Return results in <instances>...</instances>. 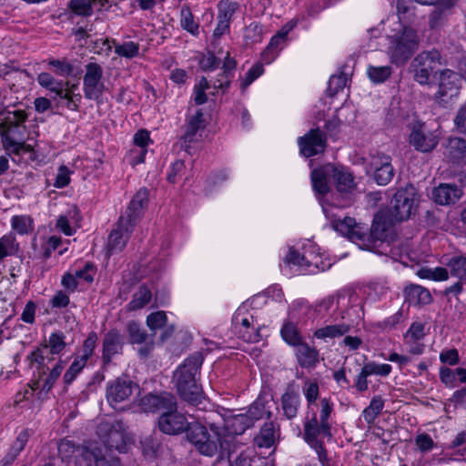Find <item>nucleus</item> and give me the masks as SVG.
Wrapping results in <instances>:
<instances>
[{"mask_svg":"<svg viewBox=\"0 0 466 466\" xmlns=\"http://www.w3.org/2000/svg\"><path fill=\"white\" fill-rule=\"evenodd\" d=\"M331 224L336 231L356 243L361 249L388 255L390 245L385 241L388 222L384 216L376 215L370 228L366 224L357 223L350 217L333 218Z\"/></svg>","mask_w":466,"mask_h":466,"instance_id":"nucleus-1","label":"nucleus"},{"mask_svg":"<svg viewBox=\"0 0 466 466\" xmlns=\"http://www.w3.org/2000/svg\"><path fill=\"white\" fill-rule=\"evenodd\" d=\"M147 188H140L131 199L124 215L120 216L108 236L106 254L120 253L128 242L137 222L148 205Z\"/></svg>","mask_w":466,"mask_h":466,"instance_id":"nucleus-2","label":"nucleus"},{"mask_svg":"<svg viewBox=\"0 0 466 466\" xmlns=\"http://www.w3.org/2000/svg\"><path fill=\"white\" fill-rule=\"evenodd\" d=\"M202 363L203 355L195 352L174 373L173 380L180 397L191 405H198L201 399V388L197 380Z\"/></svg>","mask_w":466,"mask_h":466,"instance_id":"nucleus-3","label":"nucleus"},{"mask_svg":"<svg viewBox=\"0 0 466 466\" xmlns=\"http://www.w3.org/2000/svg\"><path fill=\"white\" fill-rule=\"evenodd\" d=\"M27 118V115L24 110H15L7 112L4 121L0 123V135L2 137L3 146L7 154L12 157L13 161L19 162L21 157L25 154L31 153L32 147L22 140L23 134L17 137L16 134L21 133L20 128L25 129L24 123Z\"/></svg>","mask_w":466,"mask_h":466,"instance_id":"nucleus-4","label":"nucleus"},{"mask_svg":"<svg viewBox=\"0 0 466 466\" xmlns=\"http://www.w3.org/2000/svg\"><path fill=\"white\" fill-rule=\"evenodd\" d=\"M419 47V37L416 30L410 26H403L395 35L389 36L387 54L392 64L403 66Z\"/></svg>","mask_w":466,"mask_h":466,"instance_id":"nucleus-5","label":"nucleus"},{"mask_svg":"<svg viewBox=\"0 0 466 466\" xmlns=\"http://www.w3.org/2000/svg\"><path fill=\"white\" fill-rule=\"evenodd\" d=\"M319 420L315 412L310 418H306L304 422L303 439L309 445L321 443L320 436L331 438V425L329 418L333 410V403L329 399L323 398L320 400Z\"/></svg>","mask_w":466,"mask_h":466,"instance_id":"nucleus-6","label":"nucleus"},{"mask_svg":"<svg viewBox=\"0 0 466 466\" xmlns=\"http://www.w3.org/2000/svg\"><path fill=\"white\" fill-rule=\"evenodd\" d=\"M125 425L121 420L101 421L96 433L108 450L124 452L126 450Z\"/></svg>","mask_w":466,"mask_h":466,"instance_id":"nucleus-7","label":"nucleus"},{"mask_svg":"<svg viewBox=\"0 0 466 466\" xmlns=\"http://www.w3.org/2000/svg\"><path fill=\"white\" fill-rule=\"evenodd\" d=\"M66 346L65 335L62 332L52 333L48 339V342L41 345L34 350L28 356L27 360L30 364H39L43 369L46 367V361H52L51 355L59 354Z\"/></svg>","mask_w":466,"mask_h":466,"instance_id":"nucleus-8","label":"nucleus"},{"mask_svg":"<svg viewBox=\"0 0 466 466\" xmlns=\"http://www.w3.org/2000/svg\"><path fill=\"white\" fill-rule=\"evenodd\" d=\"M416 190L412 186L399 189L391 199V215L398 221H403L411 216L416 208Z\"/></svg>","mask_w":466,"mask_h":466,"instance_id":"nucleus-9","label":"nucleus"},{"mask_svg":"<svg viewBox=\"0 0 466 466\" xmlns=\"http://www.w3.org/2000/svg\"><path fill=\"white\" fill-rule=\"evenodd\" d=\"M187 441L204 456L212 457L218 451V443L212 440L207 428L198 422H189L187 428Z\"/></svg>","mask_w":466,"mask_h":466,"instance_id":"nucleus-10","label":"nucleus"},{"mask_svg":"<svg viewBox=\"0 0 466 466\" xmlns=\"http://www.w3.org/2000/svg\"><path fill=\"white\" fill-rule=\"evenodd\" d=\"M438 86L435 100L438 104L445 106L459 95L461 76L451 69H444L440 73Z\"/></svg>","mask_w":466,"mask_h":466,"instance_id":"nucleus-11","label":"nucleus"},{"mask_svg":"<svg viewBox=\"0 0 466 466\" xmlns=\"http://www.w3.org/2000/svg\"><path fill=\"white\" fill-rule=\"evenodd\" d=\"M439 51L432 49L420 53L411 62L414 71V79L420 85L429 83L431 75L440 64Z\"/></svg>","mask_w":466,"mask_h":466,"instance_id":"nucleus-12","label":"nucleus"},{"mask_svg":"<svg viewBox=\"0 0 466 466\" xmlns=\"http://www.w3.org/2000/svg\"><path fill=\"white\" fill-rule=\"evenodd\" d=\"M102 79V66L95 62L88 63L83 77V91L86 99L97 101L101 97L106 89Z\"/></svg>","mask_w":466,"mask_h":466,"instance_id":"nucleus-13","label":"nucleus"},{"mask_svg":"<svg viewBox=\"0 0 466 466\" xmlns=\"http://www.w3.org/2000/svg\"><path fill=\"white\" fill-rule=\"evenodd\" d=\"M46 361V367L44 369L40 367L39 364H36V370L38 372V379L32 383V390H39V394H47L52 388L54 387L56 381L60 377L65 366L66 361L59 360L55 365L50 369L49 362Z\"/></svg>","mask_w":466,"mask_h":466,"instance_id":"nucleus-14","label":"nucleus"},{"mask_svg":"<svg viewBox=\"0 0 466 466\" xmlns=\"http://www.w3.org/2000/svg\"><path fill=\"white\" fill-rule=\"evenodd\" d=\"M370 169H373V177L378 185H388L394 177V168L391 157L383 153L370 155L369 162Z\"/></svg>","mask_w":466,"mask_h":466,"instance_id":"nucleus-15","label":"nucleus"},{"mask_svg":"<svg viewBox=\"0 0 466 466\" xmlns=\"http://www.w3.org/2000/svg\"><path fill=\"white\" fill-rule=\"evenodd\" d=\"M261 417L258 404L250 407L248 413H240L228 418L225 421L226 430L228 434L240 435L247 429L252 427L256 420Z\"/></svg>","mask_w":466,"mask_h":466,"instance_id":"nucleus-16","label":"nucleus"},{"mask_svg":"<svg viewBox=\"0 0 466 466\" xmlns=\"http://www.w3.org/2000/svg\"><path fill=\"white\" fill-rule=\"evenodd\" d=\"M415 2L434 5L429 15V25L431 28H437L446 21L459 0H415Z\"/></svg>","mask_w":466,"mask_h":466,"instance_id":"nucleus-17","label":"nucleus"},{"mask_svg":"<svg viewBox=\"0 0 466 466\" xmlns=\"http://www.w3.org/2000/svg\"><path fill=\"white\" fill-rule=\"evenodd\" d=\"M135 389H137V386L131 380L118 378L107 386V401L114 409H117L118 404L130 399Z\"/></svg>","mask_w":466,"mask_h":466,"instance_id":"nucleus-18","label":"nucleus"},{"mask_svg":"<svg viewBox=\"0 0 466 466\" xmlns=\"http://www.w3.org/2000/svg\"><path fill=\"white\" fill-rule=\"evenodd\" d=\"M189 426L186 416L176 410L164 411L158 419L159 430L169 435H177Z\"/></svg>","mask_w":466,"mask_h":466,"instance_id":"nucleus-19","label":"nucleus"},{"mask_svg":"<svg viewBox=\"0 0 466 466\" xmlns=\"http://www.w3.org/2000/svg\"><path fill=\"white\" fill-rule=\"evenodd\" d=\"M410 143L416 150L420 152H431L438 145V137L434 133L426 131L424 124L416 123L413 125L410 136Z\"/></svg>","mask_w":466,"mask_h":466,"instance_id":"nucleus-20","label":"nucleus"},{"mask_svg":"<svg viewBox=\"0 0 466 466\" xmlns=\"http://www.w3.org/2000/svg\"><path fill=\"white\" fill-rule=\"evenodd\" d=\"M300 152L306 157H313L324 151L326 147V135L317 129L310 130L304 137H299Z\"/></svg>","mask_w":466,"mask_h":466,"instance_id":"nucleus-21","label":"nucleus"},{"mask_svg":"<svg viewBox=\"0 0 466 466\" xmlns=\"http://www.w3.org/2000/svg\"><path fill=\"white\" fill-rule=\"evenodd\" d=\"M124 337L116 329H110L103 338L102 360L104 364H109L116 355L122 354L124 347Z\"/></svg>","mask_w":466,"mask_h":466,"instance_id":"nucleus-22","label":"nucleus"},{"mask_svg":"<svg viewBox=\"0 0 466 466\" xmlns=\"http://www.w3.org/2000/svg\"><path fill=\"white\" fill-rule=\"evenodd\" d=\"M142 406L147 411L156 412L163 410H172L177 409L175 397L167 392L161 394H149L145 396L142 400Z\"/></svg>","mask_w":466,"mask_h":466,"instance_id":"nucleus-23","label":"nucleus"},{"mask_svg":"<svg viewBox=\"0 0 466 466\" xmlns=\"http://www.w3.org/2000/svg\"><path fill=\"white\" fill-rule=\"evenodd\" d=\"M334 172L335 167L331 164L315 168L311 172L312 186L316 193L324 196L329 191V183Z\"/></svg>","mask_w":466,"mask_h":466,"instance_id":"nucleus-24","label":"nucleus"},{"mask_svg":"<svg viewBox=\"0 0 466 466\" xmlns=\"http://www.w3.org/2000/svg\"><path fill=\"white\" fill-rule=\"evenodd\" d=\"M461 195V189L454 184H441L432 190V198L442 206L455 203Z\"/></svg>","mask_w":466,"mask_h":466,"instance_id":"nucleus-25","label":"nucleus"},{"mask_svg":"<svg viewBox=\"0 0 466 466\" xmlns=\"http://www.w3.org/2000/svg\"><path fill=\"white\" fill-rule=\"evenodd\" d=\"M300 405V396L297 389L292 385H289L286 391L281 396V408L284 416L288 420L295 418L298 414Z\"/></svg>","mask_w":466,"mask_h":466,"instance_id":"nucleus-26","label":"nucleus"},{"mask_svg":"<svg viewBox=\"0 0 466 466\" xmlns=\"http://www.w3.org/2000/svg\"><path fill=\"white\" fill-rule=\"evenodd\" d=\"M279 435V425L273 421L265 422L259 433L255 437V442L259 448H270Z\"/></svg>","mask_w":466,"mask_h":466,"instance_id":"nucleus-27","label":"nucleus"},{"mask_svg":"<svg viewBox=\"0 0 466 466\" xmlns=\"http://www.w3.org/2000/svg\"><path fill=\"white\" fill-rule=\"evenodd\" d=\"M101 450L97 447L77 446L76 465V466H98Z\"/></svg>","mask_w":466,"mask_h":466,"instance_id":"nucleus-28","label":"nucleus"},{"mask_svg":"<svg viewBox=\"0 0 466 466\" xmlns=\"http://www.w3.org/2000/svg\"><path fill=\"white\" fill-rule=\"evenodd\" d=\"M296 357L302 368H313L319 362V351L306 342H301L296 347Z\"/></svg>","mask_w":466,"mask_h":466,"instance_id":"nucleus-29","label":"nucleus"},{"mask_svg":"<svg viewBox=\"0 0 466 466\" xmlns=\"http://www.w3.org/2000/svg\"><path fill=\"white\" fill-rule=\"evenodd\" d=\"M404 295L410 304L427 305L432 300L431 292L420 285L411 284L406 287Z\"/></svg>","mask_w":466,"mask_h":466,"instance_id":"nucleus-30","label":"nucleus"},{"mask_svg":"<svg viewBox=\"0 0 466 466\" xmlns=\"http://www.w3.org/2000/svg\"><path fill=\"white\" fill-rule=\"evenodd\" d=\"M444 154L453 162L459 163L466 157V140L460 137L449 138Z\"/></svg>","mask_w":466,"mask_h":466,"instance_id":"nucleus-31","label":"nucleus"},{"mask_svg":"<svg viewBox=\"0 0 466 466\" xmlns=\"http://www.w3.org/2000/svg\"><path fill=\"white\" fill-rule=\"evenodd\" d=\"M350 329L345 323L328 325L315 330L314 337L319 339L339 338L347 334Z\"/></svg>","mask_w":466,"mask_h":466,"instance_id":"nucleus-32","label":"nucleus"},{"mask_svg":"<svg viewBox=\"0 0 466 466\" xmlns=\"http://www.w3.org/2000/svg\"><path fill=\"white\" fill-rule=\"evenodd\" d=\"M331 177L336 182L337 189L340 193L351 192L355 187L353 176L343 169L335 167V172Z\"/></svg>","mask_w":466,"mask_h":466,"instance_id":"nucleus-33","label":"nucleus"},{"mask_svg":"<svg viewBox=\"0 0 466 466\" xmlns=\"http://www.w3.org/2000/svg\"><path fill=\"white\" fill-rule=\"evenodd\" d=\"M151 298L152 293L150 289L147 286L142 285L134 293L131 301L127 304V308L129 310L140 309L149 303Z\"/></svg>","mask_w":466,"mask_h":466,"instance_id":"nucleus-34","label":"nucleus"},{"mask_svg":"<svg viewBox=\"0 0 466 466\" xmlns=\"http://www.w3.org/2000/svg\"><path fill=\"white\" fill-rule=\"evenodd\" d=\"M449 268H421L418 270L417 275L420 279H432L435 281H444L449 279Z\"/></svg>","mask_w":466,"mask_h":466,"instance_id":"nucleus-35","label":"nucleus"},{"mask_svg":"<svg viewBox=\"0 0 466 466\" xmlns=\"http://www.w3.org/2000/svg\"><path fill=\"white\" fill-rule=\"evenodd\" d=\"M180 25L184 30L193 35H198L199 33V25L194 20V15L190 8L187 5L182 6L180 10Z\"/></svg>","mask_w":466,"mask_h":466,"instance_id":"nucleus-36","label":"nucleus"},{"mask_svg":"<svg viewBox=\"0 0 466 466\" xmlns=\"http://www.w3.org/2000/svg\"><path fill=\"white\" fill-rule=\"evenodd\" d=\"M451 276L461 279L466 282V257L453 256L447 262Z\"/></svg>","mask_w":466,"mask_h":466,"instance_id":"nucleus-37","label":"nucleus"},{"mask_svg":"<svg viewBox=\"0 0 466 466\" xmlns=\"http://www.w3.org/2000/svg\"><path fill=\"white\" fill-rule=\"evenodd\" d=\"M112 44L115 46V53L119 56L131 59L138 56V43L129 41L123 44H118L115 39H112Z\"/></svg>","mask_w":466,"mask_h":466,"instance_id":"nucleus-38","label":"nucleus"},{"mask_svg":"<svg viewBox=\"0 0 466 466\" xmlns=\"http://www.w3.org/2000/svg\"><path fill=\"white\" fill-rule=\"evenodd\" d=\"M127 332L129 336V342L132 344H142L150 339L139 323L131 321L127 324Z\"/></svg>","mask_w":466,"mask_h":466,"instance_id":"nucleus-39","label":"nucleus"},{"mask_svg":"<svg viewBox=\"0 0 466 466\" xmlns=\"http://www.w3.org/2000/svg\"><path fill=\"white\" fill-rule=\"evenodd\" d=\"M415 0H397V13L401 23H409L414 18Z\"/></svg>","mask_w":466,"mask_h":466,"instance_id":"nucleus-40","label":"nucleus"},{"mask_svg":"<svg viewBox=\"0 0 466 466\" xmlns=\"http://www.w3.org/2000/svg\"><path fill=\"white\" fill-rule=\"evenodd\" d=\"M384 407V401L381 397H374L370 405L363 410V418L369 424L373 423L378 415Z\"/></svg>","mask_w":466,"mask_h":466,"instance_id":"nucleus-41","label":"nucleus"},{"mask_svg":"<svg viewBox=\"0 0 466 466\" xmlns=\"http://www.w3.org/2000/svg\"><path fill=\"white\" fill-rule=\"evenodd\" d=\"M281 336L287 343L294 347L303 342L296 325L292 322H287L283 325Z\"/></svg>","mask_w":466,"mask_h":466,"instance_id":"nucleus-42","label":"nucleus"},{"mask_svg":"<svg viewBox=\"0 0 466 466\" xmlns=\"http://www.w3.org/2000/svg\"><path fill=\"white\" fill-rule=\"evenodd\" d=\"M238 8V4L222 0L218 4V19L230 24L232 17Z\"/></svg>","mask_w":466,"mask_h":466,"instance_id":"nucleus-43","label":"nucleus"},{"mask_svg":"<svg viewBox=\"0 0 466 466\" xmlns=\"http://www.w3.org/2000/svg\"><path fill=\"white\" fill-rule=\"evenodd\" d=\"M203 122V114L201 111H198L188 121L186 132L183 136L185 143H190L194 140L197 132L201 127Z\"/></svg>","mask_w":466,"mask_h":466,"instance_id":"nucleus-44","label":"nucleus"},{"mask_svg":"<svg viewBox=\"0 0 466 466\" xmlns=\"http://www.w3.org/2000/svg\"><path fill=\"white\" fill-rule=\"evenodd\" d=\"M96 0H70L68 7L76 15L90 16L93 14V3Z\"/></svg>","mask_w":466,"mask_h":466,"instance_id":"nucleus-45","label":"nucleus"},{"mask_svg":"<svg viewBox=\"0 0 466 466\" xmlns=\"http://www.w3.org/2000/svg\"><path fill=\"white\" fill-rule=\"evenodd\" d=\"M391 67L389 66H369L367 73L370 79L376 84L385 82L391 75Z\"/></svg>","mask_w":466,"mask_h":466,"instance_id":"nucleus-46","label":"nucleus"},{"mask_svg":"<svg viewBox=\"0 0 466 466\" xmlns=\"http://www.w3.org/2000/svg\"><path fill=\"white\" fill-rule=\"evenodd\" d=\"M18 250V244L12 235H5L0 238V260L7 256L15 254Z\"/></svg>","mask_w":466,"mask_h":466,"instance_id":"nucleus-47","label":"nucleus"},{"mask_svg":"<svg viewBox=\"0 0 466 466\" xmlns=\"http://www.w3.org/2000/svg\"><path fill=\"white\" fill-rule=\"evenodd\" d=\"M348 77L345 73L339 75H333L330 76L328 84L327 94L329 96H334L347 85Z\"/></svg>","mask_w":466,"mask_h":466,"instance_id":"nucleus-48","label":"nucleus"},{"mask_svg":"<svg viewBox=\"0 0 466 466\" xmlns=\"http://www.w3.org/2000/svg\"><path fill=\"white\" fill-rule=\"evenodd\" d=\"M11 223L13 229L20 235L27 234L33 229V220L29 216H14Z\"/></svg>","mask_w":466,"mask_h":466,"instance_id":"nucleus-49","label":"nucleus"},{"mask_svg":"<svg viewBox=\"0 0 466 466\" xmlns=\"http://www.w3.org/2000/svg\"><path fill=\"white\" fill-rule=\"evenodd\" d=\"M303 394L308 402V408L315 404L319 395V387L316 381L307 380L302 387Z\"/></svg>","mask_w":466,"mask_h":466,"instance_id":"nucleus-50","label":"nucleus"},{"mask_svg":"<svg viewBox=\"0 0 466 466\" xmlns=\"http://www.w3.org/2000/svg\"><path fill=\"white\" fill-rule=\"evenodd\" d=\"M86 364V361L85 360H82L79 357L76 358L75 360L70 365V367L68 368V370L64 374V383L66 385L71 384L73 380L76 378V376L79 374V372L84 369Z\"/></svg>","mask_w":466,"mask_h":466,"instance_id":"nucleus-51","label":"nucleus"},{"mask_svg":"<svg viewBox=\"0 0 466 466\" xmlns=\"http://www.w3.org/2000/svg\"><path fill=\"white\" fill-rule=\"evenodd\" d=\"M264 72L263 65L256 63L253 65L248 71L246 73L243 79L240 82V89L245 91L253 81L259 77Z\"/></svg>","mask_w":466,"mask_h":466,"instance_id":"nucleus-52","label":"nucleus"},{"mask_svg":"<svg viewBox=\"0 0 466 466\" xmlns=\"http://www.w3.org/2000/svg\"><path fill=\"white\" fill-rule=\"evenodd\" d=\"M211 87L207 77L202 76L199 82L194 86V101L197 105H203L207 102L206 90Z\"/></svg>","mask_w":466,"mask_h":466,"instance_id":"nucleus-53","label":"nucleus"},{"mask_svg":"<svg viewBox=\"0 0 466 466\" xmlns=\"http://www.w3.org/2000/svg\"><path fill=\"white\" fill-rule=\"evenodd\" d=\"M362 368L369 376L380 375L386 377L391 371V366L390 364H377L373 361L365 363Z\"/></svg>","mask_w":466,"mask_h":466,"instance_id":"nucleus-54","label":"nucleus"},{"mask_svg":"<svg viewBox=\"0 0 466 466\" xmlns=\"http://www.w3.org/2000/svg\"><path fill=\"white\" fill-rule=\"evenodd\" d=\"M167 322V315L164 311L151 313L147 318V325L153 331L162 328Z\"/></svg>","mask_w":466,"mask_h":466,"instance_id":"nucleus-55","label":"nucleus"},{"mask_svg":"<svg viewBox=\"0 0 466 466\" xmlns=\"http://www.w3.org/2000/svg\"><path fill=\"white\" fill-rule=\"evenodd\" d=\"M97 342V334L94 331L90 332L87 338L85 339L82 349V355L79 357L82 360L87 361V360L92 356L93 351L96 346Z\"/></svg>","mask_w":466,"mask_h":466,"instance_id":"nucleus-56","label":"nucleus"},{"mask_svg":"<svg viewBox=\"0 0 466 466\" xmlns=\"http://www.w3.org/2000/svg\"><path fill=\"white\" fill-rule=\"evenodd\" d=\"M142 451L145 456L153 458L159 449V441L153 436L146 437L142 441Z\"/></svg>","mask_w":466,"mask_h":466,"instance_id":"nucleus-57","label":"nucleus"},{"mask_svg":"<svg viewBox=\"0 0 466 466\" xmlns=\"http://www.w3.org/2000/svg\"><path fill=\"white\" fill-rule=\"evenodd\" d=\"M220 64V59L214 53L208 52L199 61L200 68L204 71L216 69Z\"/></svg>","mask_w":466,"mask_h":466,"instance_id":"nucleus-58","label":"nucleus"},{"mask_svg":"<svg viewBox=\"0 0 466 466\" xmlns=\"http://www.w3.org/2000/svg\"><path fill=\"white\" fill-rule=\"evenodd\" d=\"M415 445L420 452H427L434 448L435 442L427 433H420L415 438Z\"/></svg>","mask_w":466,"mask_h":466,"instance_id":"nucleus-59","label":"nucleus"},{"mask_svg":"<svg viewBox=\"0 0 466 466\" xmlns=\"http://www.w3.org/2000/svg\"><path fill=\"white\" fill-rule=\"evenodd\" d=\"M231 78L232 75L222 71L218 75V77L215 80L210 81L212 82L211 86L217 90L220 89L225 93L230 86Z\"/></svg>","mask_w":466,"mask_h":466,"instance_id":"nucleus-60","label":"nucleus"},{"mask_svg":"<svg viewBox=\"0 0 466 466\" xmlns=\"http://www.w3.org/2000/svg\"><path fill=\"white\" fill-rule=\"evenodd\" d=\"M96 273L95 266L92 263H86L82 269L75 271L74 275L76 279H84L87 283H91L94 280V275Z\"/></svg>","mask_w":466,"mask_h":466,"instance_id":"nucleus-61","label":"nucleus"},{"mask_svg":"<svg viewBox=\"0 0 466 466\" xmlns=\"http://www.w3.org/2000/svg\"><path fill=\"white\" fill-rule=\"evenodd\" d=\"M76 448L75 444L68 440H62L58 444V453L62 457V459H67L74 455H76Z\"/></svg>","mask_w":466,"mask_h":466,"instance_id":"nucleus-62","label":"nucleus"},{"mask_svg":"<svg viewBox=\"0 0 466 466\" xmlns=\"http://www.w3.org/2000/svg\"><path fill=\"white\" fill-rule=\"evenodd\" d=\"M48 64L55 67L56 69V73L60 76H70L74 70L73 66L65 60L52 59L49 60Z\"/></svg>","mask_w":466,"mask_h":466,"instance_id":"nucleus-63","label":"nucleus"},{"mask_svg":"<svg viewBox=\"0 0 466 466\" xmlns=\"http://www.w3.org/2000/svg\"><path fill=\"white\" fill-rule=\"evenodd\" d=\"M70 171L66 166H61L58 168V172L54 183V187L57 188H63L70 183Z\"/></svg>","mask_w":466,"mask_h":466,"instance_id":"nucleus-64","label":"nucleus"}]
</instances>
